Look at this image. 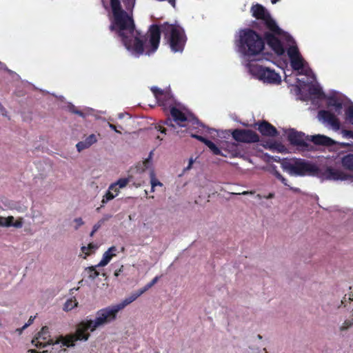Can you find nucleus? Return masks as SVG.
<instances>
[{
	"label": "nucleus",
	"mask_w": 353,
	"mask_h": 353,
	"mask_svg": "<svg viewBox=\"0 0 353 353\" xmlns=\"http://www.w3.org/2000/svg\"><path fill=\"white\" fill-rule=\"evenodd\" d=\"M163 33L171 51L182 52L187 42V36L184 29L179 25L165 22L161 26L152 24L150 26L147 34L141 35L135 30L131 33H125L127 43L123 37L118 36L125 48L133 54L139 56L145 52L150 54L154 52L159 48L161 33Z\"/></svg>",
	"instance_id": "1"
},
{
	"label": "nucleus",
	"mask_w": 353,
	"mask_h": 353,
	"mask_svg": "<svg viewBox=\"0 0 353 353\" xmlns=\"http://www.w3.org/2000/svg\"><path fill=\"white\" fill-rule=\"evenodd\" d=\"M88 330H90L88 320L81 321L77 326L76 332L73 334H68L65 336L61 335L55 339L51 338L49 328L44 326L41 331L32 340V344L37 348L46 347L48 345H61L67 347L74 346L77 341H88L90 337Z\"/></svg>",
	"instance_id": "2"
},
{
	"label": "nucleus",
	"mask_w": 353,
	"mask_h": 353,
	"mask_svg": "<svg viewBox=\"0 0 353 353\" xmlns=\"http://www.w3.org/2000/svg\"><path fill=\"white\" fill-rule=\"evenodd\" d=\"M125 8L129 10L134 7V0H123ZM112 17L109 29L115 32L117 36L123 37L127 43L125 33H131L134 30V22L132 16L122 8L120 0H110Z\"/></svg>",
	"instance_id": "3"
},
{
	"label": "nucleus",
	"mask_w": 353,
	"mask_h": 353,
	"mask_svg": "<svg viewBox=\"0 0 353 353\" xmlns=\"http://www.w3.org/2000/svg\"><path fill=\"white\" fill-rule=\"evenodd\" d=\"M141 294H143L142 292L139 290L126 297L121 303L98 310L94 320H88L90 332H94L99 327L114 321L117 319V313L120 310L134 301Z\"/></svg>",
	"instance_id": "4"
},
{
	"label": "nucleus",
	"mask_w": 353,
	"mask_h": 353,
	"mask_svg": "<svg viewBox=\"0 0 353 353\" xmlns=\"http://www.w3.org/2000/svg\"><path fill=\"white\" fill-rule=\"evenodd\" d=\"M239 51L248 57H254L260 54L265 47L261 36L256 31L246 28L239 32Z\"/></svg>",
	"instance_id": "5"
},
{
	"label": "nucleus",
	"mask_w": 353,
	"mask_h": 353,
	"mask_svg": "<svg viewBox=\"0 0 353 353\" xmlns=\"http://www.w3.org/2000/svg\"><path fill=\"white\" fill-rule=\"evenodd\" d=\"M288 139L290 143L302 149L307 150L309 144L307 141H312L315 145L323 146H332L334 145H339L341 148H345L350 146L349 143H338L334 141L331 138L321 134H316L314 136H305L303 132H298L294 129H291L288 134Z\"/></svg>",
	"instance_id": "6"
},
{
	"label": "nucleus",
	"mask_w": 353,
	"mask_h": 353,
	"mask_svg": "<svg viewBox=\"0 0 353 353\" xmlns=\"http://www.w3.org/2000/svg\"><path fill=\"white\" fill-rule=\"evenodd\" d=\"M281 165L283 170L288 171L292 175L316 176L317 174L318 166L305 159H284Z\"/></svg>",
	"instance_id": "7"
},
{
	"label": "nucleus",
	"mask_w": 353,
	"mask_h": 353,
	"mask_svg": "<svg viewBox=\"0 0 353 353\" xmlns=\"http://www.w3.org/2000/svg\"><path fill=\"white\" fill-rule=\"evenodd\" d=\"M250 12L253 17L262 21L269 31L279 35H283L284 32L281 29L276 21L272 19L268 10L261 4L252 5Z\"/></svg>",
	"instance_id": "8"
},
{
	"label": "nucleus",
	"mask_w": 353,
	"mask_h": 353,
	"mask_svg": "<svg viewBox=\"0 0 353 353\" xmlns=\"http://www.w3.org/2000/svg\"><path fill=\"white\" fill-rule=\"evenodd\" d=\"M150 90L164 111L170 110L174 106V99L170 90H164L156 86L152 87Z\"/></svg>",
	"instance_id": "9"
},
{
	"label": "nucleus",
	"mask_w": 353,
	"mask_h": 353,
	"mask_svg": "<svg viewBox=\"0 0 353 353\" xmlns=\"http://www.w3.org/2000/svg\"><path fill=\"white\" fill-rule=\"evenodd\" d=\"M251 70L259 79L264 82L270 83H279L281 82L279 74L268 68L261 65H254L251 68Z\"/></svg>",
	"instance_id": "10"
},
{
	"label": "nucleus",
	"mask_w": 353,
	"mask_h": 353,
	"mask_svg": "<svg viewBox=\"0 0 353 353\" xmlns=\"http://www.w3.org/2000/svg\"><path fill=\"white\" fill-rule=\"evenodd\" d=\"M233 139L241 143H257L259 141V136L252 130L235 129L232 131Z\"/></svg>",
	"instance_id": "11"
},
{
	"label": "nucleus",
	"mask_w": 353,
	"mask_h": 353,
	"mask_svg": "<svg viewBox=\"0 0 353 353\" xmlns=\"http://www.w3.org/2000/svg\"><path fill=\"white\" fill-rule=\"evenodd\" d=\"M316 176L322 180H344L347 175L343 172L334 169L332 167H327L325 169H321L318 167Z\"/></svg>",
	"instance_id": "12"
},
{
	"label": "nucleus",
	"mask_w": 353,
	"mask_h": 353,
	"mask_svg": "<svg viewBox=\"0 0 353 353\" xmlns=\"http://www.w3.org/2000/svg\"><path fill=\"white\" fill-rule=\"evenodd\" d=\"M276 36L279 35L270 31L264 34L267 44L277 55L281 56L284 54L285 49L281 41Z\"/></svg>",
	"instance_id": "13"
},
{
	"label": "nucleus",
	"mask_w": 353,
	"mask_h": 353,
	"mask_svg": "<svg viewBox=\"0 0 353 353\" xmlns=\"http://www.w3.org/2000/svg\"><path fill=\"white\" fill-rule=\"evenodd\" d=\"M170 112L174 121L178 123L188 121V122L192 123V125L194 128H205V125L196 118H194L192 120H188L185 114L175 106L172 107L170 110Z\"/></svg>",
	"instance_id": "14"
},
{
	"label": "nucleus",
	"mask_w": 353,
	"mask_h": 353,
	"mask_svg": "<svg viewBox=\"0 0 353 353\" xmlns=\"http://www.w3.org/2000/svg\"><path fill=\"white\" fill-rule=\"evenodd\" d=\"M221 149L223 151V157H236L241 154L240 145L234 142H225L223 143Z\"/></svg>",
	"instance_id": "15"
},
{
	"label": "nucleus",
	"mask_w": 353,
	"mask_h": 353,
	"mask_svg": "<svg viewBox=\"0 0 353 353\" xmlns=\"http://www.w3.org/2000/svg\"><path fill=\"white\" fill-rule=\"evenodd\" d=\"M319 117L325 122L327 123L335 130H339L341 125L339 119L335 114L328 110H320Z\"/></svg>",
	"instance_id": "16"
},
{
	"label": "nucleus",
	"mask_w": 353,
	"mask_h": 353,
	"mask_svg": "<svg viewBox=\"0 0 353 353\" xmlns=\"http://www.w3.org/2000/svg\"><path fill=\"white\" fill-rule=\"evenodd\" d=\"M191 137L192 138H194V139H197L198 141L203 143L205 145H207L209 148V149L210 150V151L212 152L213 154L223 156V151L221 149V146L218 147L212 141L207 139L206 138H205L202 136H200V135H198L196 134L192 133Z\"/></svg>",
	"instance_id": "17"
},
{
	"label": "nucleus",
	"mask_w": 353,
	"mask_h": 353,
	"mask_svg": "<svg viewBox=\"0 0 353 353\" xmlns=\"http://www.w3.org/2000/svg\"><path fill=\"white\" fill-rule=\"evenodd\" d=\"M258 130L263 136L276 137L279 134L276 128L266 121L259 124Z\"/></svg>",
	"instance_id": "18"
},
{
	"label": "nucleus",
	"mask_w": 353,
	"mask_h": 353,
	"mask_svg": "<svg viewBox=\"0 0 353 353\" xmlns=\"http://www.w3.org/2000/svg\"><path fill=\"white\" fill-rule=\"evenodd\" d=\"M339 154L342 168L345 170L353 172V153L343 154L339 152Z\"/></svg>",
	"instance_id": "19"
},
{
	"label": "nucleus",
	"mask_w": 353,
	"mask_h": 353,
	"mask_svg": "<svg viewBox=\"0 0 353 353\" xmlns=\"http://www.w3.org/2000/svg\"><path fill=\"white\" fill-rule=\"evenodd\" d=\"M97 141V136L94 134H90L88 137L85 138V140L79 141L77 145V149L78 152H81L82 150L90 148L92 145L95 143Z\"/></svg>",
	"instance_id": "20"
},
{
	"label": "nucleus",
	"mask_w": 353,
	"mask_h": 353,
	"mask_svg": "<svg viewBox=\"0 0 353 353\" xmlns=\"http://www.w3.org/2000/svg\"><path fill=\"white\" fill-rule=\"evenodd\" d=\"M304 62L301 55L290 59V65L294 70H302L304 67Z\"/></svg>",
	"instance_id": "21"
},
{
	"label": "nucleus",
	"mask_w": 353,
	"mask_h": 353,
	"mask_svg": "<svg viewBox=\"0 0 353 353\" xmlns=\"http://www.w3.org/2000/svg\"><path fill=\"white\" fill-rule=\"evenodd\" d=\"M152 152H150L148 157L145 159V161H143L141 164H139L137 165V171L142 172H144L145 170L150 168V166L152 165Z\"/></svg>",
	"instance_id": "22"
},
{
	"label": "nucleus",
	"mask_w": 353,
	"mask_h": 353,
	"mask_svg": "<svg viewBox=\"0 0 353 353\" xmlns=\"http://www.w3.org/2000/svg\"><path fill=\"white\" fill-rule=\"evenodd\" d=\"M150 178L152 192L154 191L156 186L163 187V184L157 179L154 170L153 169H151L150 171Z\"/></svg>",
	"instance_id": "23"
},
{
	"label": "nucleus",
	"mask_w": 353,
	"mask_h": 353,
	"mask_svg": "<svg viewBox=\"0 0 353 353\" xmlns=\"http://www.w3.org/2000/svg\"><path fill=\"white\" fill-rule=\"evenodd\" d=\"M131 176L128 178H121L119 180H117L115 183H112L110 185V189H112L115 188L116 186H118L119 188H125L128 183L130 181Z\"/></svg>",
	"instance_id": "24"
},
{
	"label": "nucleus",
	"mask_w": 353,
	"mask_h": 353,
	"mask_svg": "<svg viewBox=\"0 0 353 353\" xmlns=\"http://www.w3.org/2000/svg\"><path fill=\"white\" fill-rule=\"evenodd\" d=\"M116 256V254H110L108 251L105 252L103 254V258L97 266L103 267L105 266L110 261L113 256Z\"/></svg>",
	"instance_id": "25"
},
{
	"label": "nucleus",
	"mask_w": 353,
	"mask_h": 353,
	"mask_svg": "<svg viewBox=\"0 0 353 353\" xmlns=\"http://www.w3.org/2000/svg\"><path fill=\"white\" fill-rule=\"evenodd\" d=\"M287 53L290 60L301 55L299 48L296 46H291L287 50Z\"/></svg>",
	"instance_id": "26"
},
{
	"label": "nucleus",
	"mask_w": 353,
	"mask_h": 353,
	"mask_svg": "<svg viewBox=\"0 0 353 353\" xmlns=\"http://www.w3.org/2000/svg\"><path fill=\"white\" fill-rule=\"evenodd\" d=\"M328 105L334 107L336 111H340L342 109L343 103L339 99L335 97H330Z\"/></svg>",
	"instance_id": "27"
},
{
	"label": "nucleus",
	"mask_w": 353,
	"mask_h": 353,
	"mask_svg": "<svg viewBox=\"0 0 353 353\" xmlns=\"http://www.w3.org/2000/svg\"><path fill=\"white\" fill-rule=\"evenodd\" d=\"M78 302L77 300L70 299L67 300V301L63 305V310L65 311H70L74 308L75 307H77Z\"/></svg>",
	"instance_id": "28"
},
{
	"label": "nucleus",
	"mask_w": 353,
	"mask_h": 353,
	"mask_svg": "<svg viewBox=\"0 0 353 353\" xmlns=\"http://www.w3.org/2000/svg\"><path fill=\"white\" fill-rule=\"evenodd\" d=\"M345 114L346 121L353 125V105L346 109Z\"/></svg>",
	"instance_id": "29"
},
{
	"label": "nucleus",
	"mask_w": 353,
	"mask_h": 353,
	"mask_svg": "<svg viewBox=\"0 0 353 353\" xmlns=\"http://www.w3.org/2000/svg\"><path fill=\"white\" fill-rule=\"evenodd\" d=\"M114 197L115 195H114V193L108 190L105 194V195L103 196L101 203L103 204H105L108 203L109 201L112 200Z\"/></svg>",
	"instance_id": "30"
},
{
	"label": "nucleus",
	"mask_w": 353,
	"mask_h": 353,
	"mask_svg": "<svg viewBox=\"0 0 353 353\" xmlns=\"http://www.w3.org/2000/svg\"><path fill=\"white\" fill-rule=\"evenodd\" d=\"M2 223L1 226L4 227H10L12 226L14 223V217L12 216H9L7 218L2 217Z\"/></svg>",
	"instance_id": "31"
},
{
	"label": "nucleus",
	"mask_w": 353,
	"mask_h": 353,
	"mask_svg": "<svg viewBox=\"0 0 353 353\" xmlns=\"http://www.w3.org/2000/svg\"><path fill=\"white\" fill-rule=\"evenodd\" d=\"M159 278L158 276L154 277L150 283H148L146 285H145L143 288L139 289L140 291L143 294L147 290H148L150 288H151L158 281Z\"/></svg>",
	"instance_id": "32"
},
{
	"label": "nucleus",
	"mask_w": 353,
	"mask_h": 353,
	"mask_svg": "<svg viewBox=\"0 0 353 353\" xmlns=\"http://www.w3.org/2000/svg\"><path fill=\"white\" fill-rule=\"evenodd\" d=\"M96 266H91L88 268V272H89V277L94 279L96 277H97L99 275V272L96 270Z\"/></svg>",
	"instance_id": "33"
},
{
	"label": "nucleus",
	"mask_w": 353,
	"mask_h": 353,
	"mask_svg": "<svg viewBox=\"0 0 353 353\" xmlns=\"http://www.w3.org/2000/svg\"><path fill=\"white\" fill-rule=\"evenodd\" d=\"M309 90L310 93L313 95L321 96L323 94L321 88L317 86H312Z\"/></svg>",
	"instance_id": "34"
},
{
	"label": "nucleus",
	"mask_w": 353,
	"mask_h": 353,
	"mask_svg": "<svg viewBox=\"0 0 353 353\" xmlns=\"http://www.w3.org/2000/svg\"><path fill=\"white\" fill-rule=\"evenodd\" d=\"M69 110L70 112H72L73 114H77L82 117H85V114L82 111L79 110L77 109V108L76 106H74V105L69 106Z\"/></svg>",
	"instance_id": "35"
},
{
	"label": "nucleus",
	"mask_w": 353,
	"mask_h": 353,
	"mask_svg": "<svg viewBox=\"0 0 353 353\" xmlns=\"http://www.w3.org/2000/svg\"><path fill=\"white\" fill-rule=\"evenodd\" d=\"M274 176L277 179L280 180L285 185L289 186V185L288 184V180L285 177H283L279 172L276 170L274 172Z\"/></svg>",
	"instance_id": "36"
},
{
	"label": "nucleus",
	"mask_w": 353,
	"mask_h": 353,
	"mask_svg": "<svg viewBox=\"0 0 353 353\" xmlns=\"http://www.w3.org/2000/svg\"><path fill=\"white\" fill-rule=\"evenodd\" d=\"M352 325H353V320L347 319L344 321V323H343V325H341L340 329L341 331H343V330L348 329L351 326H352Z\"/></svg>",
	"instance_id": "37"
},
{
	"label": "nucleus",
	"mask_w": 353,
	"mask_h": 353,
	"mask_svg": "<svg viewBox=\"0 0 353 353\" xmlns=\"http://www.w3.org/2000/svg\"><path fill=\"white\" fill-rule=\"evenodd\" d=\"M342 134L343 137L353 139V131L348 130H343Z\"/></svg>",
	"instance_id": "38"
},
{
	"label": "nucleus",
	"mask_w": 353,
	"mask_h": 353,
	"mask_svg": "<svg viewBox=\"0 0 353 353\" xmlns=\"http://www.w3.org/2000/svg\"><path fill=\"white\" fill-rule=\"evenodd\" d=\"M163 124L167 125L168 128H170V130H172L175 128V126L172 123V121L170 119V118H168L164 122H163Z\"/></svg>",
	"instance_id": "39"
},
{
	"label": "nucleus",
	"mask_w": 353,
	"mask_h": 353,
	"mask_svg": "<svg viewBox=\"0 0 353 353\" xmlns=\"http://www.w3.org/2000/svg\"><path fill=\"white\" fill-rule=\"evenodd\" d=\"M105 221V219H103L100 221H98L97 223H96L94 226H93V230H94V232H97L101 226V225L103 224V223Z\"/></svg>",
	"instance_id": "40"
},
{
	"label": "nucleus",
	"mask_w": 353,
	"mask_h": 353,
	"mask_svg": "<svg viewBox=\"0 0 353 353\" xmlns=\"http://www.w3.org/2000/svg\"><path fill=\"white\" fill-rule=\"evenodd\" d=\"M74 222L77 223V225L75 226V230H77L80 226H81L84 224V222L83 221L81 218H76L74 219Z\"/></svg>",
	"instance_id": "41"
},
{
	"label": "nucleus",
	"mask_w": 353,
	"mask_h": 353,
	"mask_svg": "<svg viewBox=\"0 0 353 353\" xmlns=\"http://www.w3.org/2000/svg\"><path fill=\"white\" fill-rule=\"evenodd\" d=\"M12 226L17 228H21L23 226V221L22 219H19V220H17L15 222L13 223Z\"/></svg>",
	"instance_id": "42"
},
{
	"label": "nucleus",
	"mask_w": 353,
	"mask_h": 353,
	"mask_svg": "<svg viewBox=\"0 0 353 353\" xmlns=\"http://www.w3.org/2000/svg\"><path fill=\"white\" fill-rule=\"evenodd\" d=\"M34 319H35V316H31L30 317V319H29V320H28V323H26V324L23 326L22 329H26V327H28L29 325H30L33 323V321H34Z\"/></svg>",
	"instance_id": "43"
},
{
	"label": "nucleus",
	"mask_w": 353,
	"mask_h": 353,
	"mask_svg": "<svg viewBox=\"0 0 353 353\" xmlns=\"http://www.w3.org/2000/svg\"><path fill=\"white\" fill-rule=\"evenodd\" d=\"M108 190L110 191H111L112 192H113L114 195H115V196H117L118 195V194L119 193V188L118 186H116L115 188H114L112 189H110V188H109Z\"/></svg>",
	"instance_id": "44"
},
{
	"label": "nucleus",
	"mask_w": 353,
	"mask_h": 353,
	"mask_svg": "<svg viewBox=\"0 0 353 353\" xmlns=\"http://www.w3.org/2000/svg\"><path fill=\"white\" fill-rule=\"evenodd\" d=\"M117 249L115 246L110 247L107 251L110 254H116Z\"/></svg>",
	"instance_id": "45"
},
{
	"label": "nucleus",
	"mask_w": 353,
	"mask_h": 353,
	"mask_svg": "<svg viewBox=\"0 0 353 353\" xmlns=\"http://www.w3.org/2000/svg\"><path fill=\"white\" fill-rule=\"evenodd\" d=\"M158 128H159V130L161 132V133H164V134H166V131L168 130V129L163 126H161V125H158Z\"/></svg>",
	"instance_id": "46"
},
{
	"label": "nucleus",
	"mask_w": 353,
	"mask_h": 353,
	"mask_svg": "<svg viewBox=\"0 0 353 353\" xmlns=\"http://www.w3.org/2000/svg\"><path fill=\"white\" fill-rule=\"evenodd\" d=\"M109 127H110L112 130H114L116 132L119 133V134H121V132L120 131H119V130L117 129V126H116L115 125L112 124V123H109Z\"/></svg>",
	"instance_id": "47"
},
{
	"label": "nucleus",
	"mask_w": 353,
	"mask_h": 353,
	"mask_svg": "<svg viewBox=\"0 0 353 353\" xmlns=\"http://www.w3.org/2000/svg\"><path fill=\"white\" fill-rule=\"evenodd\" d=\"M48 350H44L42 352H38V351H37L35 350H29L28 351V353H48Z\"/></svg>",
	"instance_id": "48"
},
{
	"label": "nucleus",
	"mask_w": 353,
	"mask_h": 353,
	"mask_svg": "<svg viewBox=\"0 0 353 353\" xmlns=\"http://www.w3.org/2000/svg\"><path fill=\"white\" fill-rule=\"evenodd\" d=\"M123 265H121V267L119 270H116V271H115V272H114V275H115L116 276H118L119 275H120L121 272H122V269H123Z\"/></svg>",
	"instance_id": "49"
},
{
	"label": "nucleus",
	"mask_w": 353,
	"mask_h": 353,
	"mask_svg": "<svg viewBox=\"0 0 353 353\" xmlns=\"http://www.w3.org/2000/svg\"><path fill=\"white\" fill-rule=\"evenodd\" d=\"M193 162H194L193 159H190V161H189V164H188V167H187L185 169H186V170H189V169H190V168H191V167H192V165Z\"/></svg>",
	"instance_id": "50"
},
{
	"label": "nucleus",
	"mask_w": 353,
	"mask_h": 353,
	"mask_svg": "<svg viewBox=\"0 0 353 353\" xmlns=\"http://www.w3.org/2000/svg\"><path fill=\"white\" fill-rule=\"evenodd\" d=\"M274 197V193H270L267 196H265V198L267 199H272Z\"/></svg>",
	"instance_id": "51"
},
{
	"label": "nucleus",
	"mask_w": 353,
	"mask_h": 353,
	"mask_svg": "<svg viewBox=\"0 0 353 353\" xmlns=\"http://www.w3.org/2000/svg\"><path fill=\"white\" fill-rule=\"evenodd\" d=\"M273 160L276 162H279L280 161V158L279 157H275L273 159Z\"/></svg>",
	"instance_id": "52"
},
{
	"label": "nucleus",
	"mask_w": 353,
	"mask_h": 353,
	"mask_svg": "<svg viewBox=\"0 0 353 353\" xmlns=\"http://www.w3.org/2000/svg\"><path fill=\"white\" fill-rule=\"evenodd\" d=\"M280 0H271V2H272V4H275L276 3H277Z\"/></svg>",
	"instance_id": "53"
},
{
	"label": "nucleus",
	"mask_w": 353,
	"mask_h": 353,
	"mask_svg": "<svg viewBox=\"0 0 353 353\" xmlns=\"http://www.w3.org/2000/svg\"><path fill=\"white\" fill-rule=\"evenodd\" d=\"M95 232H94V230L92 229V232H90V236H93V235L94 234V233H95Z\"/></svg>",
	"instance_id": "54"
},
{
	"label": "nucleus",
	"mask_w": 353,
	"mask_h": 353,
	"mask_svg": "<svg viewBox=\"0 0 353 353\" xmlns=\"http://www.w3.org/2000/svg\"><path fill=\"white\" fill-rule=\"evenodd\" d=\"M88 248H89V249H92V248H94V245H92V243H90V244L88 245Z\"/></svg>",
	"instance_id": "55"
},
{
	"label": "nucleus",
	"mask_w": 353,
	"mask_h": 353,
	"mask_svg": "<svg viewBox=\"0 0 353 353\" xmlns=\"http://www.w3.org/2000/svg\"><path fill=\"white\" fill-rule=\"evenodd\" d=\"M349 299L351 300V301H353V294H350Z\"/></svg>",
	"instance_id": "56"
},
{
	"label": "nucleus",
	"mask_w": 353,
	"mask_h": 353,
	"mask_svg": "<svg viewBox=\"0 0 353 353\" xmlns=\"http://www.w3.org/2000/svg\"><path fill=\"white\" fill-rule=\"evenodd\" d=\"M291 190H293L294 192H298L299 190L298 188H290Z\"/></svg>",
	"instance_id": "57"
},
{
	"label": "nucleus",
	"mask_w": 353,
	"mask_h": 353,
	"mask_svg": "<svg viewBox=\"0 0 353 353\" xmlns=\"http://www.w3.org/2000/svg\"><path fill=\"white\" fill-rule=\"evenodd\" d=\"M0 110L1 111L4 110V108L0 104Z\"/></svg>",
	"instance_id": "58"
},
{
	"label": "nucleus",
	"mask_w": 353,
	"mask_h": 353,
	"mask_svg": "<svg viewBox=\"0 0 353 353\" xmlns=\"http://www.w3.org/2000/svg\"><path fill=\"white\" fill-rule=\"evenodd\" d=\"M2 224V217L0 216V226H1Z\"/></svg>",
	"instance_id": "59"
},
{
	"label": "nucleus",
	"mask_w": 353,
	"mask_h": 353,
	"mask_svg": "<svg viewBox=\"0 0 353 353\" xmlns=\"http://www.w3.org/2000/svg\"><path fill=\"white\" fill-rule=\"evenodd\" d=\"M248 193H249L248 192L245 191V192H243L242 194H248Z\"/></svg>",
	"instance_id": "60"
},
{
	"label": "nucleus",
	"mask_w": 353,
	"mask_h": 353,
	"mask_svg": "<svg viewBox=\"0 0 353 353\" xmlns=\"http://www.w3.org/2000/svg\"><path fill=\"white\" fill-rule=\"evenodd\" d=\"M257 337H258V339H262V336H261L260 334H259V335L257 336Z\"/></svg>",
	"instance_id": "61"
}]
</instances>
